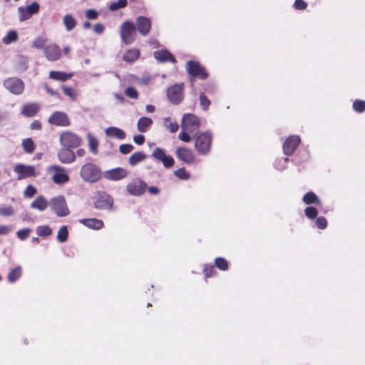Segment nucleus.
<instances>
[{"label": "nucleus", "instance_id": "4468645a", "mask_svg": "<svg viewBox=\"0 0 365 365\" xmlns=\"http://www.w3.org/2000/svg\"><path fill=\"white\" fill-rule=\"evenodd\" d=\"M39 11V5L37 2H34L26 7L20 6L18 9L19 20L24 21L31 17L32 15L37 14Z\"/></svg>", "mask_w": 365, "mask_h": 365}, {"label": "nucleus", "instance_id": "bb28decb", "mask_svg": "<svg viewBox=\"0 0 365 365\" xmlns=\"http://www.w3.org/2000/svg\"><path fill=\"white\" fill-rule=\"evenodd\" d=\"M153 120L148 117L140 118L137 123V128L139 132L145 133L152 125Z\"/></svg>", "mask_w": 365, "mask_h": 365}, {"label": "nucleus", "instance_id": "393cba45", "mask_svg": "<svg viewBox=\"0 0 365 365\" xmlns=\"http://www.w3.org/2000/svg\"><path fill=\"white\" fill-rule=\"evenodd\" d=\"M105 133L107 136L115 138L118 140H123L125 138V133L120 128L117 127L110 126L105 130Z\"/></svg>", "mask_w": 365, "mask_h": 365}, {"label": "nucleus", "instance_id": "8fccbe9b", "mask_svg": "<svg viewBox=\"0 0 365 365\" xmlns=\"http://www.w3.org/2000/svg\"><path fill=\"white\" fill-rule=\"evenodd\" d=\"M9 120V113L6 110H0V126L7 124Z\"/></svg>", "mask_w": 365, "mask_h": 365}, {"label": "nucleus", "instance_id": "7c9ffc66", "mask_svg": "<svg viewBox=\"0 0 365 365\" xmlns=\"http://www.w3.org/2000/svg\"><path fill=\"white\" fill-rule=\"evenodd\" d=\"M140 56V51L137 48H131L128 50L123 55L125 61L132 63L135 61Z\"/></svg>", "mask_w": 365, "mask_h": 365}, {"label": "nucleus", "instance_id": "774afa93", "mask_svg": "<svg viewBox=\"0 0 365 365\" xmlns=\"http://www.w3.org/2000/svg\"><path fill=\"white\" fill-rule=\"evenodd\" d=\"M31 130H40L41 124L38 120H34L30 125Z\"/></svg>", "mask_w": 365, "mask_h": 365}, {"label": "nucleus", "instance_id": "72a5a7b5", "mask_svg": "<svg viewBox=\"0 0 365 365\" xmlns=\"http://www.w3.org/2000/svg\"><path fill=\"white\" fill-rule=\"evenodd\" d=\"M21 276V267L17 266L12 269L8 274V281L11 283H14L17 281Z\"/></svg>", "mask_w": 365, "mask_h": 365}, {"label": "nucleus", "instance_id": "4be33fe9", "mask_svg": "<svg viewBox=\"0 0 365 365\" xmlns=\"http://www.w3.org/2000/svg\"><path fill=\"white\" fill-rule=\"evenodd\" d=\"M127 176V171L122 168L111 169L105 173V178L110 180H120Z\"/></svg>", "mask_w": 365, "mask_h": 365}, {"label": "nucleus", "instance_id": "a19ab883", "mask_svg": "<svg viewBox=\"0 0 365 365\" xmlns=\"http://www.w3.org/2000/svg\"><path fill=\"white\" fill-rule=\"evenodd\" d=\"M68 232L67 227L62 226L58 232L57 240L60 242H64L68 240Z\"/></svg>", "mask_w": 365, "mask_h": 365}, {"label": "nucleus", "instance_id": "f8f14e48", "mask_svg": "<svg viewBox=\"0 0 365 365\" xmlns=\"http://www.w3.org/2000/svg\"><path fill=\"white\" fill-rule=\"evenodd\" d=\"M49 173L54 172L52 180L56 184H63L69 180L68 175L66 173L64 168L58 165H51L47 169Z\"/></svg>", "mask_w": 365, "mask_h": 365}, {"label": "nucleus", "instance_id": "6ab92c4d", "mask_svg": "<svg viewBox=\"0 0 365 365\" xmlns=\"http://www.w3.org/2000/svg\"><path fill=\"white\" fill-rule=\"evenodd\" d=\"M136 27L139 33L142 36H146L150 31L151 29V21L150 19L140 16L136 19L135 21Z\"/></svg>", "mask_w": 365, "mask_h": 365}, {"label": "nucleus", "instance_id": "3c124183", "mask_svg": "<svg viewBox=\"0 0 365 365\" xmlns=\"http://www.w3.org/2000/svg\"><path fill=\"white\" fill-rule=\"evenodd\" d=\"M125 94L132 99H136L138 97V92L133 87H128L125 91Z\"/></svg>", "mask_w": 365, "mask_h": 365}, {"label": "nucleus", "instance_id": "9d476101", "mask_svg": "<svg viewBox=\"0 0 365 365\" xmlns=\"http://www.w3.org/2000/svg\"><path fill=\"white\" fill-rule=\"evenodd\" d=\"M147 187V183L144 180L135 178L127 185L126 190L133 196H140L144 194Z\"/></svg>", "mask_w": 365, "mask_h": 365}, {"label": "nucleus", "instance_id": "a878e982", "mask_svg": "<svg viewBox=\"0 0 365 365\" xmlns=\"http://www.w3.org/2000/svg\"><path fill=\"white\" fill-rule=\"evenodd\" d=\"M39 110V106L36 103H28L23 106L21 113L26 117H33Z\"/></svg>", "mask_w": 365, "mask_h": 365}, {"label": "nucleus", "instance_id": "bf43d9fd", "mask_svg": "<svg viewBox=\"0 0 365 365\" xmlns=\"http://www.w3.org/2000/svg\"><path fill=\"white\" fill-rule=\"evenodd\" d=\"M294 6L297 10H304L307 8V4L304 0H295Z\"/></svg>", "mask_w": 365, "mask_h": 365}, {"label": "nucleus", "instance_id": "a18cd8bd", "mask_svg": "<svg viewBox=\"0 0 365 365\" xmlns=\"http://www.w3.org/2000/svg\"><path fill=\"white\" fill-rule=\"evenodd\" d=\"M304 214L309 219L313 220L317 217L318 215V210L316 207L312 206H309L305 208Z\"/></svg>", "mask_w": 365, "mask_h": 365}, {"label": "nucleus", "instance_id": "c9c22d12", "mask_svg": "<svg viewBox=\"0 0 365 365\" xmlns=\"http://www.w3.org/2000/svg\"><path fill=\"white\" fill-rule=\"evenodd\" d=\"M18 39V35L16 31L11 30L7 34L2 38V42L4 44H10L13 42L16 41Z\"/></svg>", "mask_w": 365, "mask_h": 365}, {"label": "nucleus", "instance_id": "f03ea898", "mask_svg": "<svg viewBox=\"0 0 365 365\" xmlns=\"http://www.w3.org/2000/svg\"><path fill=\"white\" fill-rule=\"evenodd\" d=\"M80 175L84 181L94 182L101 178V172L94 164L86 163L81 167Z\"/></svg>", "mask_w": 365, "mask_h": 365}, {"label": "nucleus", "instance_id": "58836bf2", "mask_svg": "<svg viewBox=\"0 0 365 365\" xmlns=\"http://www.w3.org/2000/svg\"><path fill=\"white\" fill-rule=\"evenodd\" d=\"M215 266L222 271L227 270L229 267L228 262L224 257L215 258Z\"/></svg>", "mask_w": 365, "mask_h": 365}, {"label": "nucleus", "instance_id": "09e8293b", "mask_svg": "<svg viewBox=\"0 0 365 365\" xmlns=\"http://www.w3.org/2000/svg\"><path fill=\"white\" fill-rule=\"evenodd\" d=\"M174 174L180 180H187L190 178V175L186 172L184 168L176 170L174 171Z\"/></svg>", "mask_w": 365, "mask_h": 365}, {"label": "nucleus", "instance_id": "4d7b16f0", "mask_svg": "<svg viewBox=\"0 0 365 365\" xmlns=\"http://www.w3.org/2000/svg\"><path fill=\"white\" fill-rule=\"evenodd\" d=\"M189 133L187 130H184L182 129L181 132L180 133L178 138L180 140L183 142H189L191 140V137L189 135Z\"/></svg>", "mask_w": 365, "mask_h": 365}, {"label": "nucleus", "instance_id": "aec40b11", "mask_svg": "<svg viewBox=\"0 0 365 365\" xmlns=\"http://www.w3.org/2000/svg\"><path fill=\"white\" fill-rule=\"evenodd\" d=\"M44 55L50 61H55L60 58L61 52L60 47L55 43L46 46L44 48Z\"/></svg>", "mask_w": 365, "mask_h": 365}, {"label": "nucleus", "instance_id": "6e6d98bb", "mask_svg": "<svg viewBox=\"0 0 365 365\" xmlns=\"http://www.w3.org/2000/svg\"><path fill=\"white\" fill-rule=\"evenodd\" d=\"M133 149V146L131 144H123L119 147V150L122 154H128L130 153Z\"/></svg>", "mask_w": 365, "mask_h": 365}, {"label": "nucleus", "instance_id": "c03bdc74", "mask_svg": "<svg viewBox=\"0 0 365 365\" xmlns=\"http://www.w3.org/2000/svg\"><path fill=\"white\" fill-rule=\"evenodd\" d=\"M289 159L288 158H281L279 159H277L274 163V166L276 169L279 170H283L287 167V163Z\"/></svg>", "mask_w": 365, "mask_h": 365}, {"label": "nucleus", "instance_id": "6e6552de", "mask_svg": "<svg viewBox=\"0 0 365 365\" xmlns=\"http://www.w3.org/2000/svg\"><path fill=\"white\" fill-rule=\"evenodd\" d=\"M200 125L199 118L192 113H185L182 118L181 128L190 133L197 131Z\"/></svg>", "mask_w": 365, "mask_h": 365}, {"label": "nucleus", "instance_id": "f3484780", "mask_svg": "<svg viewBox=\"0 0 365 365\" xmlns=\"http://www.w3.org/2000/svg\"><path fill=\"white\" fill-rule=\"evenodd\" d=\"M113 205V197L106 193L99 195L98 199L94 202V206L97 209L108 210L112 208Z\"/></svg>", "mask_w": 365, "mask_h": 365}, {"label": "nucleus", "instance_id": "7ed1b4c3", "mask_svg": "<svg viewBox=\"0 0 365 365\" xmlns=\"http://www.w3.org/2000/svg\"><path fill=\"white\" fill-rule=\"evenodd\" d=\"M120 33L121 40L125 44L132 43L137 36L135 24L130 21H124L120 26Z\"/></svg>", "mask_w": 365, "mask_h": 365}, {"label": "nucleus", "instance_id": "f257e3e1", "mask_svg": "<svg viewBox=\"0 0 365 365\" xmlns=\"http://www.w3.org/2000/svg\"><path fill=\"white\" fill-rule=\"evenodd\" d=\"M195 140V148L200 155H207L210 153L212 135L210 131H197L193 137Z\"/></svg>", "mask_w": 365, "mask_h": 365}, {"label": "nucleus", "instance_id": "cd10ccee", "mask_svg": "<svg viewBox=\"0 0 365 365\" xmlns=\"http://www.w3.org/2000/svg\"><path fill=\"white\" fill-rule=\"evenodd\" d=\"M73 76L71 73L52 71L49 73V78L56 81L64 82Z\"/></svg>", "mask_w": 365, "mask_h": 365}, {"label": "nucleus", "instance_id": "2eb2a0df", "mask_svg": "<svg viewBox=\"0 0 365 365\" xmlns=\"http://www.w3.org/2000/svg\"><path fill=\"white\" fill-rule=\"evenodd\" d=\"M48 123L56 126L66 127L70 125L68 115L60 111H56L51 114L48 120Z\"/></svg>", "mask_w": 365, "mask_h": 365}, {"label": "nucleus", "instance_id": "5701e85b", "mask_svg": "<svg viewBox=\"0 0 365 365\" xmlns=\"http://www.w3.org/2000/svg\"><path fill=\"white\" fill-rule=\"evenodd\" d=\"M153 56L156 60H158L160 63H164L166 61L175 63L176 61L173 55L170 51L165 49L155 51L153 53Z\"/></svg>", "mask_w": 365, "mask_h": 365}, {"label": "nucleus", "instance_id": "864d4df0", "mask_svg": "<svg viewBox=\"0 0 365 365\" xmlns=\"http://www.w3.org/2000/svg\"><path fill=\"white\" fill-rule=\"evenodd\" d=\"M316 225L320 230H324L327 226V222L324 217H319L316 220Z\"/></svg>", "mask_w": 365, "mask_h": 365}, {"label": "nucleus", "instance_id": "5fc2aeb1", "mask_svg": "<svg viewBox=\"0 0 365 365\" xmlns=\"http://www.w3.org/2000/svg\"><path fill=\"white\" fill-rule=\"evenodd\" d=\"M203 272L207 278L212 277L215 272V267L211 264H206Z\"/></svg>", "mask_w": 365, "mask_h": 365}, {"label": "nucleus", "instance_id": "473e14b6", "mask_svg": "<svg viewBox=\"0 0 365 365\" xmlns=\"http://www.w3.org/2000/svg\"><path fill=\"white\" fill-rule=\"evenodd\" d=\"M146 155L143 152H137L132 154L129 158V164L131 166H135L140 162L144 160L146 158Z\"/></svg>", "mask_w": 365, "mask_h": 365}, {"label": "nucleus", "instance_id": "603ef678", "mask_svg": "<svg viewBox=\"0 0 365 365\" xmlns=\"http://www.w3.org/2000/svg\"><path fill=\"white\" fill-rule=\"evenodd\" d=\"M45 39L41 37H38L34 40L32 47L38 49L43 48L45 44Z\"/></svg>", "mask_w": 365, "mask_h": 365}, {"label": "nucleus", "instance_id": "13d9d810", "mask_svg": "<svg viewBox=\"0 0 365 365\" xmlns=\"http://www.w3.org/2000/svg\"><path fill=\"white\" fill-rule=\"evenodd\" d=\"M36 193V189L31 185L26 187L24 191V195L27 197H31Z\"/></svg>", "mask_w": 365, "mask_h": 365}, {"label": "nucleus", "instance_id": "4c0bfd02", "mask_svg": "<svg viewBox=\"0 0 365 365\" xmlns=\"http://www.w3.org/2000/svg\"><path fill=\"white\" fill-rule=\"evenodd\" d=\"M199 100L200 108L203 110H207L211 103L204 93L201 92L200 93Z\"/></svg>", "mask_w": 365, "mask_h": 365}, {"label": "nucleus", "instance_id": "0e129e2a", "mask_svg": "<svg viewBox=\"0 0 365 365\" xmlns=\"http://www.w3.org/2000/svg\"><path fill=\"white\" fill-rule=\"evenodd\" d=\"M133 141L137 144V145H142L145 142V137L144 135H141V134H139V135H135L133 137Z\"/></svg>", "mask_w": 365, "mask_h": 365}, {"label": "nucleus", "instance_id": "ddd939ff", "mask_svg": "<svg viewBox=\"0 0 365 365\" xmlns=\"http://www.w3.org/2000/svg\"><path fill=\"white\" fill-rule=\"evenodd\" d=\"M301 143V138L297 135H289L284 142L283 153L287 156H291Z\"/></svg>", "mask_w": 365, "mask_h": 365}, {"label": "nucleus", "instance_id": "338daca9", "mask_svg": "<svg viewBox=\"0 0 365 365\" xmlns=\"http://www.w3.org/2000/svg\"><path fill=\"white\" fill-rule=\"evenodd\" d=\"M11 230L10 227L6 225H1L0 226V235H6Z\"/></svg>", "mask_w": 365, "mask_h": 365}, {"label": "nucleus", "instance_id": "49530a36", "mask_svg": "<svg viewBox=\"0 0 365 365\" xmlns=\"http://www.w3.org/2000/svg\"><path fill=\"white\" fill-rule=\"evenodd\" d=\"M353 109L358 113H362L365 110V101L363 100H356L353 103Z\"/></svg>", "mask_w": 365, "mask_h": 365}, {"label": "nucleus", "instance_id": "b1692460", "mask_svg": "<svg viewBox=\"0 0 365 365\" xmlns=\"http://www.w3.org/2000/svg\"><path fill=\"white\" fill-rule=\"evenodd\" d=\"M79 222L90 229L96 230H98L103 227V222L96 218L81 219Z\"/></svg>", "mask_w": 365, "mask_h": 365}, {"label": "nucleus", "instance_id": "37998d69", "mask_svg": "<svg viewBox=\"0 0 365 365\" xmlns=\"http://www.w3.org/2000/svg\"><path fill=\"white\" fill-rule=\"evenodd\" d=\"M36 233L38 236L46 237L51 235L52 230L48 225H41L37 227Z\"/></svg>", "mask_w": 365, "mask_h": 365}, {"label": "nucleus", "instance_id": "e2e57ef3", "mask_svg": "<svg viewBox=\"0 0 365 365\" xmlns=\"http://www.w3.org/2000/svg\"><path fill=\"white\" fill-rule=\"evenodd\" d=\"M165 125L171 133H175L179 128V125L176 122H170L168 125L165 124Z\"/></svg>", "mask_w": 365, "mask_h": 365}, {"label": "nucleus", "instance_id": "0eeeda50", "mask_svg": "<svg viewBox=\"0 0 365 365\" xmlns=\"http://www.w3.org/2000/svg\"><path fill=\"white\" fill-rule=\"evenodd\" d=\"M167 97L169 101L174 104H180L184 98L183 83H176L167 90Z\"/></svg>", "mask_w": 365, "mask_h": 365}, {"label": "nucleus", "instance_id": "1a4fd4ad", "mask_svg": "<svg viewBox=\"0 0 365 365\" xmlns=\"http://www.w3.org/2000/svg\"><path fill=\"white\" fill-rule=\"evenodd\" d=\"M4 86L11 93L14 95H20L24 90V83L22 80L16 77L6 78L4 81Z\"/></svg>", "mask_w": 365, "mask_h": 365}, {"label": "nucleus", "instance_id": "412c9836", "mask_svg": "<svg viewBox=\"0 0 365 365\" xmlns=\"http://www.w3.org/2000/svg\"><path fill=\"white\" fill-rule=\"evenodd\" d=\"M176 156L185 163L191 164L194 162L195 156L192 152L186 148H178L176 150Z\"/></svg>", "mask_w": 365, "mask_h": 365}, {"label": "nucleus", "instance_id": "de8ad7c7", "mask_svg": "<svg viewBox=\"0 0 365 365\" xmlns=\"http://www.w3.org/2000/svg\"><path fill=\"white\" fill-rule=\"evenodd\" d=\"M31 231L30 228L19 230L16 232V235L20 240H25L29 237Z\"/></svg>", "mask_w": 365, "mask_h": 365}, {"label": "nucleus", "instance_id": "c756f323", "mask_svg": "<svg viewBox=\"0 0 365 365\" xmlns=\"http://www.w3.org/2000/svg\"><path fill=\"white\" fill-rule=\"evenodd\" d=\"M48 207V202L43 196H38L31 204V207L39 211H44Z\"/></svg>", "mask_w": 365, "mask_h": 365}, {"label": "nucleus", "instance_id": "052dcab7", "mask_svg": "<svg viewBox=\"0 0 365 365\" xmlns=\"http://www.w3.org/2000/svg\"><path fill=\"white\" fill-rule=\"evenodd\" d=\"M98 13L95 9H88L86 12V16L91 20H95L98 18Z\"/></svg>", "mask_w": 365, "mask_h": 365}, {"label": "nucleus", "instance_id": "c85d7f7f", "mask_svg": "<svg viewBox=\"0 0 365 365\" xmlns=\"http://www.w3.org/2000/svg\"><path fill=\"white\" fill-rule=\"evenodd\" d=\"M63 24L67 31H71L76 27L77 21L71 14H67L63 17Z\"/></svg>", "mask_w": 365, "mask_h": 365}, {"label": "nucleus", "instance_id": "20e7f679", "mask_svg": "<svg viewBox=\"0 0 365 365\" xmlns=\"http://www.w3.org/2000/svg\"><path fill=\"white\" fill-rule=\"evenodd\" d=\"M186 69L191 76L190 81L192 84L195 78L205 80L208 77V73L197 61H189L186 63Z\"/></svg>", "mask_w": 365, "mask_h": 365}, {"label": "nucleus", "instance_id": "680f3d73", "mask_svg": "<svg viewBox=\"0 0 365 365\" xmlns=\"http://www.w3.org/2000/svg\"><path fill=\"white\" fill-rule=\"evenodd\" d=\"M62 89L66 96H69L72 98H74L76 95L74 93V90L71 87L63 86Z\"/></svg>", "mask_w": 365, "mask_h": 365}, {"label": "nucleus", "instance_id": "69168bd1", "mask_svg": "<svg viewBox=\"0 0 365 365\" xmlns=\"http://www.w3.org/2000/svg\"><path fill=\"white\" fill-rule=\"evenodd\" d=\"M93 31L97 34H101L104 31V26L103 24L98 23L95 24L93 27Z\"/></svg>", "mask_w": 365, "mask_h": 365}, {"label": "nucleus", "instance_id": "ea45409f", "mask_svg": "<svg viewBox=\"0 0 365 365\" xmlns=\"http://www.w3.org/2000/svg\"><path fill=\"white\" fill-rule=\"evenodd\" d=\"M22 147L27 153H31L34 150V144L31 138L24 139L22 141Z\"/></svg>", "mask_w": 365, "mask_h": 365}, {"label": "nucleus", "instance_id": "423d86ee", "mask_svg": "<svg viewBox=\"0 0 365 365\" xmlns=\"http://www.w3.org/2000/svg\"><path fill=\"white\" fill-rule=\"evenodd\" d=\"M59 141L62 147L71 149L78 148L81 143V138L76 133L70 131H66L61 133Z\"/></svg>", "mask_w": 365, "mask_h": 365}, {"label": "nucleus", "instance_id": "f704fd0d", "mask_svg": "<svg viewBox=\"0 0 365 365\" xmlns=\"http://www.w3.org/2000/svg\"><path fill=\"white\" fill-rule=\"evenodd\" d=\"M87 138L88 141L89 150L92 153L96 154L98 152V140L93 137L91 133L87 134Z\"/></svg>", "mask_w": 365, "mask_h": 365}, {"label": "nucleus", "instance_id": "79ce46f5", "mask_svg": "<svg viewBox=\"0 0 365 365\" xmlns=\"http://www.w3.org/2000/svg\"><path fill=\"white\" fill-rule=\"evenodd\" d=\"M15 214L14 208L9 205H1L0 206V215L4 217H11Z\"/></svg>", "mask_w": 365, "mask_h": 365}, {"label": "nucleus", "instance_id": "9b49d317", "mask_svg": "<svg viewBox=\"0 0 365 365\" xmlns=\"http://www.w3.org/2000/svg\"><path fill=\"white\" fill-rule=\"evenodd\" d=\"M152 157L154 159L161 162L165 168H170L173 167L175 163L173 158L167 155L165 151L159 147H156L153 149Z\"/></svg>", "mask_w": 365, "mask_h": 365}, {"label": "nucleus", "instance_id": "2f4dec72", "mask_svg": "<svg viewBox=\"0 0 365 365\" xmlns=\"http://www.w3.org/2000/svg\"><path fill=\"white\" fill-rule=\"evenodd\" d=\"M303 201L305 204L320 205L321 200L314 192H308L303 197Z\"/></svg>", "mask_w": 365, "mask_h": 365}, {"label": "nucleus", "instance_id": "39448f33", "mask_svg": "<svg viewBox=\"0 0 365 365\" xmlns=\"http://www.w3.org/2000/svg\"><path fill=\"white\" fill-rule=\"evenodd\" d=\"M50 205L52 210L58 217H66L70 213L66 199L62 195H59L51 199Z\"/></svg>", "mask_w": 365, "mask_h": 365}, {"label": "nucleus", "instance_id": "a211bd4d", "mask_svg": "<svg viewBox=\"0 0 365 365\" xmlns=\"http://www.w3.org/2000/svg\"><path fill=\"white\" fill-rule=\"evenodd\" d=\"M58 159L62 163L70 164L76 160V154L72 149L62 147L58 152Z\"/></svg>", "mask_w": 365, "mask_h": 365}, {"label": "nucleus", "instance_id": "dca6fc26", "mask_svg": "<svg viewBox=\"0 0 365 365\" xmlns=\"http://www.w3.org/2000/svg\"><path fill=\"white\" fill-rule=\"evenodd\" d=\"M14 171L18 174V179L21 180L31 176H35V168L32 165L17 164L14 168Z\"/></svg>", "mask_w": 365, "mask_h": 365}, {"label": "nucleus", "instance_id": "e433bc0d", "mask_svg": "<svg viewBox=\"0 0 365 365\" xmlns=\"http://www.w3.org/2000/svg\"><path fill=\"white\" fill-rule=\"evenodd\" d=\"M128 4L127 0H118L117 1L111 3L108 9L111 11H117L120 9L125 8Z\"/></svg>", "mask_w": 365, "mask_h": 365}]
</instances>
